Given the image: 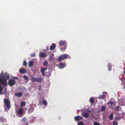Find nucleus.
Returning a JSON list of instances; mask_svg holds the SVG:
<instances>
[{"label":"nucleus","instance_id":"nucleus-4","mask_svg":"<svg viewBox=\"0 0 125 125\" xmlns=\"http://www.w3.org/2000/svg\"><path fill=\"white\" fill-rule=\"evenodd\" d=\"M16 81L13 79H11L8 81V84L10 86H13L15 84Z\"/></svg>","mask_w":125,"mask_h":125},{"label":"nucleus","instance_id":"nucleus-17","mask_svg":"<svg viewBox=\"0 0 125 125\" xmlns=\"http://www.w3.org/2000/svg\"><path fill=\"white\" fill-rule=\"evenodd\" d=\"M54 56V54H52L50 55L49 58V60H52L53 59V57Z\"/></svg>","mask_w":125,"mask_h":125},{"label":"nucleus","instance_id":"nucleus-7","mask_svg":"<svg viewBox=\"0 0 125 125\" xmlns=\"http://www.w3.org/2000/svg\"><path fill=\"white\" fill-rule=\"evenodd\" d=\"M47 68L45 67L42 68L41 69V72L42 75L44 76L45 72L46 71Z\"/></svg>","mask_w":125,"mask_h":125},{"label":"nucleus","instance_id":"nucleus-38","mask_svg":"<svg viewBox=\"0 0 125 125\" xmlns=\"http://www.w3.org/2000/svg\"><path fill=\"white\" fill-rule=\"evenodd\" d=\"M78 125H83V122H81L79 123Z\"/></svg>","mask_w":125,"mask_h":125},{"label":"nucleus","instance_id":"nucleus-9","mask_svg":"<svg viewBox=\"0 0 125 125\" xmlns=\"http://www.w3.org/2000/svg\"><path fill=\"white\" fill-rule=\"evenodd\" d=\"M14 94L16 96L18 97H20L22 96L23 95V93L21 92L15 93Z\"/></svg>","mask_w":125,"mask_h":125},{"label":"nucleus","instance_id":"nucleus-21","mask_svg":"<svg viewBox=\"0 0 125 125\" xmlns=\"http://www.w3.org/2000/svg\"><path fill=\"white\" fill-rule=\"evenodd\" d=\"M26 102H21V107L25 106L26 105Z\"/></svg>","mask_w":125,"mask_h":125},{"label":"nucleus","instance_id":"nucleus-25","mask_svg":"<svg viewBox=\"0 0 125 125\" xmlns=\"http://www.w3.org/2000/svg\"><path fill=\"white\" fill-rule=\"evenodd\" d=\"M0 120L1 122L3 123L4 122V118L2 116H0Z\"/></svg>","mask_w":125,"mask_h":125},{"label":"nucleus","instance_id":"nucleus-42","mask_svg":"<svg viewBox=\"0 0 125 125\" xmlns=\"http://www.w3.org/2000/svg\"><path fill=\"white\" fill-rule=\"evenodd\" d=\"M2 74V75H3V73H1V75Z\"/></svg>","mask_w":125,"mask_h":125},{"label":"nucleus","instance_id":"nucleus-26","mask_svg":"<svg viewBox=\"0 0 125 125\" xmlns=\"http://www.w3.org/2000/svg\"><path fill=\"white\" fill-rule=\"evenodd\" d=\"M27 119L26 117H23L22 119V122H23L24 123H25Z\"/></svg>","mask_w":125,"mask_h":125},{"label":"nucleus","instance_id":"nucleus-39","mask_svg":"<svg viewBox=\"0 0 125 125\" xmlns=\"http://www.w3.org/2000/svg\"><path fill=\"white\" fill-rule=\"evenodd\" d=\"M13 78L16 79L18 80V78L17 77L15 76L13 77Z\"/></svg>","mask_w":125,"mask_h":125},{"label":"nucleus","instance_id":"nucleus-14","mask_svg":"<svg viewBox=\"0 0 125 125\" xmlns=\"http://www.w3.org/2000/svg\"><path fill=\"white\" fill-rule=\"evenodd\" d=\"M66 42L65 41L61 40L60 41L59 44L61 46L63 45H65Z\"/></svg>","mask_w":125,"mask_h":125},{"label":"nucleus","instance_id":"nucleus-47","mask_svg":"<svg viewBox=\"0 0 125 125\" xmlns=\"http://www.w3.org/2000/svg\"><path fill=\"white\" fill-rule=\"evenodd\" d=\"M83 115V114H82H82H81V115Z\"/></svg>","mask_w":125,"mask_h":125},{"label":"nucleus","instance_id":"nucleus-30","mask_svg":"<svg viewBox=\"0 0 125 125\" xmlns=\"http://www.w3.org/2000/svg\"><path fill=\"white\" fill-rule=\"evenodd\" d=\"M94 125H100L99 123L94 122Z\"/></svg>","mask_w":125,"mask_h":125},{"label":"nucleus","instance_id":"nucleus-24","mask_svg":"<svg viewBox=\"0 0 125 125\" xmlns=\"http://www.w3.org/2000/svg\"><path fill=\"white\" fill-rule=\"evenodd\" d=\"M108 66V69L109 71H110L112 69L110 63H109L107 65Z\"/></svg>","mask_w":125,"mask_h":125},{"label":"nucleus","instance_id":"nucleus-48","mask_svg":"<svg viewBox=\"0 0 125 125\" xmlns=\"http://www.w3.org/2000/svg\"><path fill=\"white\" fill-rule=\"evenodd\" d=\"M91 112V111L89 112Z\"/></svg>","mask_w":125,"mask_h":125},{"label":"nucleus","instance_id":"nucleus-33","mask_svg":"<svg viewBox=\"0 0 125 125\" xmlns=\"http://www.w3.org/2000/svg\"><path fill=\"white\" fill-rule=\"evenodd\" d=\"M30 55L31 57H34L35 56V53H34L31 54Z\"/></svg>","mask_w":125,"mask_h":125},{"label":"nucleus","instance_id":"nucleus-16","mask_svg":"<svg viewBox=\"0 0 125 125\" xmlns=\"http://www.w3.org/2000/svg\"><path fill=\"white\" fill-rule=\"evenodd\" d=\"M83 116L85 118H87L89 116V114L85 112L83 114Z\"/></svg>","mask_w":125,"mask_h":125},{"label":"nucleus","instance_id":"nucleus-23","mask_svg":"<svg viewBox=\"0 0 125 125\" xmlns=\"http://www.w3.org/2000/svg\"><path fill=\"white\" fill-rule=\"evenodd\" d=\"M105 97V96L104 95H100L98 97V98L99 99H101L103 98L104 97Z\"/></svg>","mask_w":125,"mask_h":125},{"label":"nucleus","instance_id":"nucleus-29","mask_svg":"<svg viewBox=\"0 0 125 125\" xmlns=\"http://www.w3.org/2000/svg\"><path fill=\"white\" fill-rule=\"evenodd\" d=\"M105 108V107L104 106H102V108L101 109V110L102 111H104Z\"/></svg>","mask_w":125,"mask_h":125},{"label":"nucleus","instance_id":"nucleus-40","mask_svg":"<svg viewBox=\"0 0 125 125\" xmlns=\"http://www.w3.org/2000/svg\"><path fill=\"white\" fill-rule=\"evenodd\" d=\"M66 48V46H65V48H61V51H62V50L63 49H64V50H65Z\"/></svg>","mask_w":125,"mask_h":125},{"label":"nucleus","instance_id":"nucleus-12","mask_svg":"<svg viewBox=\"0 0 125 125\" xmlns=\"http://www.w3.org/2000/svg\"><path fill=\"white\" fill-rule=\"evenodd\" d=\"M56 45L55 43H53L50 47V49L51 50H53L55 49Z\"/></svg>","mask_w":125,"mask_h":125},{"label":"nucleus","instance_id":"nucleus-22","mask_svg":"<svg viewBox=\"0 0 125 125\" xmlns=\"http://www.w3.org/2000/svg\"><path fill=\"white\" fill-rule=\"evenodd\" d=\"M48 62L46 60L44 61L43 63V65L44 66H46L48 64Z\"/></svg>","mask_w":125,"mask_h":125},{"label":"nucleus","instance_id":"nucleus-11","mask_svg":"<svg viewBox=\"0 0 125 125\" xmlns=\"http://www.w3.org/2000/svg\"><path fill=\"white\" fill-rule=\"evenodd\" d=\"M26 70L22 68H21L19 70V72L20 73H22V74H24L26 73Z\"/></svg>","mask_w":125,"mask_h":125},{"label":"nucleus","instance_id":"nucleus-35","mask_svg":"<svg viewBox=\"0 0 125 125\" xmlns=\"http://www.w3.org/2000/svg\"><path fill=\"white\" fill-rule=\"evenodd\" d=\"M120 107L119 106H117L115 108V110H116V111H117L119 109V108Z\"/></svg>","mask_w":125,"mask_h":125},{"label":"nucleus","instance_id":"nucleus-8","mask_svg":"<svg viewBox=\"0 0 125 125\" xmlns=\"http://www.w3.org/2000/svg\"><path fill=\"white\" fill-rule=\"evenodd\" d=\"M47 56V55L44 52H40L39 54V56L41 58H44Z\"/></svg>","mask_w":125,"mask_h":125},{"label":"nucleus","instance_id":"nucleus-43","mask_svg":"<svg viewBox=\"0 0 125 125\" xmlns=\"http://www.w3.org/2000/svg\"><path fill=\"white\" fill-rule=\"evenodd\" d=\"M47 48H48V47H46V49H47Z\"/></svg>","mask_w":125,"mask_h":125},{"label":"nucleus","instance_id":"nucleus-10","mask_svg":"<svg viewBox=\"0 0 125 125\" xmlns=\"http://www.w3.org/2000/svg\"><path fill=\"white\" fill-rule=\"evenodd\" d=\"M74 119L76 120L79 121L81 120L82 119V117L80 115L75 116L74 117Z\"/></svg>","mask_w":125,"mask_h":125},{"label":"nucleus","instance_id":"nucleus-6","mask_svg":"<svg viewBox=\"0 0 125 125\" xmlns=\"http://www.w3.org/2000/svg\"><path fill=\"white\" fill-rule=\"evenodd\" d=\"M66 64L62 62L58 64L57 66L60 68L62 69L65 66Z\"/></svg>","mask_w":125,"mask_h":125},{"label":"nucleus","instance_id":"nucleus-44","mask_svg":"<svg viewBox=\"0 0 125 125\" xmlns=\"http://www.w3.org/2000/svg\"><path fill=\"white\" fill-rule=\"evenodd\" d=\"M32 110L33 111V108H32Z\"/></svg>","mask_w":125,"mask_h":125},{"label":"nucleus","instance_id":"nucleus-34","mask_svg":"<svg viewBox=\"0 0 125 125\" xmlns=\"http://www.w3.org/2000/svg\"><path fill=\"white\" fill-rule=\"evenodd\" d=\"M118 122H113V125H117Z\"/></svg>","mask_w":125,"mask_h":125},{"label":"nucleus","instance_id":"nucleus-3","mask_svg":"<svg viewBox=\"0 0 125 125\" xmlns=\"http://www.w3.org/2000/svg\"><path fill=\"white\" fill-rule=\"evenodd\" d=\"M68 56V55L66 54H64L60 55V57L58 58V60L59 61L63 60L67 58Z\"/></svg>","mask_w":125,"mask_h":125},{"label":"nucleus","instance_id":"nucleus-45","mask_svg":"<svg viewBox=\"0 0 125 125\" xmlns=\"http://www.w3.org/2000/svg\"><path fill=\"white\" fill-rule=\"evenodd\" d=\"M5 91L6 90V88H5Z\"/></svg>","mask_w":125,"mask_h":125},{"label":"nucleus","instance_id":"nucleus-27","mask_svg":"<svg viewBox=\"0 0 125 125\" xmlns=\"http://www.w3.org/2000/svg\"><path fill=\"white\" fill-rule=\"evenodd\" d=\"M23 78L24 79L26 80H27L28 79V77L27 76L25 75H23Z\"/></svg>","mask_w":125,"mask_h":125},{"label":"nucleus","instance_id":"nucleus-32","mask_svg":"<svg viewBox=\"0 0 125 125\" xmlns=\"http://www.w3.org/2000/svg\"><path fill=\"white\" fill-rule=\"evenodd\" d=\"M114 102H110L107 103V104H111V105H112L114 103Z\"/></svg>","mask_w":125,"mask_h":125},{"label":"nucleus","instance_id":"nucleus-36","mask_svg":"<svg viewBox=\"0 0 125 125\" xmlns=\"http://www.w3.org/2000/svg\"><path fill=\"white\" fill-rule=\"evenodd\" d=\"M41 85H39L38 86V89L39 90V91H40L41 90Z\"/></svg>","mask_w":125,"mask_h":125},{"label":"nucleus","instance_id":"nucleus-18","mask_svg":"<svg viewBox=\"0 0 125 125\" xmlns=\"http://www.w3.org/2000/svg\"><path fill=\"white\" fill-rule=\"evenodd\" d=\"M109 118L110 120H111L113 119V113H111L109 115Z\"/></svg>","mask_w":125,"mask_h":125},{"label":"nucleus","instance_id":"nucleus-31","mask_svg":"<svg viewBox=\"0 0 125 125\" xmlns=\"http://www.w3.org/2000/svg\"><path fill=\"white\" fill-rule=\"evenodd\" d=\"M23 65L25 66L27 65V63L26 61H24L23 62Z\"/></svg>","mask_w":125,"mask_h":125},{"label":"nucleus","instance_id":"nucleus-37","mask_svg":"<svg viewBox=\"0 0 125 125\" xmlns=\"http://www.w3.org/2000/svg\"><path fill=\"white\" fill-rule=\"evenodd\" d=\"M103 95H104L105 96L107 94V93L106 92H103Z\"/></svg>","mask_w":125,"mask_h":125},{"label":"nucleus","instance_id":"nucleus-28","mask_svg":"<svg viewBox=\"0 0 125 125\" xmlns=\"http://www.w3.org/2000/svg\"><path fill=\"white\" fill-rule=\"evenodd\" d=\"M90 101L91 102L92 104H93L94 102V99L92 98H90Z\"/></svg>","mask_w":125,"mask_h":125},{"label":"nucleus","instance_id":"nucleus-1","mask_svg":"<svg viewBox=\"0 0 125 125\" xmlns=\"http://www.w3.org/2000/svg\"><path fill=\"white\" fill-rule=\"evenodd\" d=\"M4 78H2L0 76V83L3 86H7V79L8 80L10 78L9 74L7 72H5L4 74Z\"/></svg>","mask_w":125,"mask_h":125},{"label":"nucleus","instance_id":"nucleus-15","mask_svg":"<svg viewBox=\"0 0 125 125\" xmlns=\"http://www.w3.org/2000/svg\"><path fill=\"white\" fill-rule=\"evenodd\" d=\"M23 113V110L21 108H20L19 109L18 111V113L19 114L21 115Z\"/></svg>","mask_w":125,"mask_h":125},{"label":"nucleus","instance_id":"nucleus-46","mask_svg":"<svg viewBox=\"0 0 125 125\" xmlns=\"http://www.w3.org/2000/svg\"><path fill=\"white\" fill-rule=\"evenodd\" d=\"M48 49H47V50H46V51H48Z\"/></svg>","mask_w":125,"mask_h":125},{"label":"nucleus","instance_id":"nucleus-19","mask_svg":"<svg viewBox=\"0 0 125 125\" xmlns=\"http://www.w3.org/2000/svg\"><path fill=\"white\" fill-rule=\"evenodd\" d=\"M42 104L46 106L48 105V103L47 101L45 99L43 100L42 102Z\"/></svg>","mask_w":125,"mask_h":125},{"label":"nucleus","instance_id":"nucleus-20","mask_svg":"<svg viewBox=\"0 0 125 125\" xmlns=\"http://www.w3.org/2000/svg\"><path fill=\"white\" fill-rule=\"evenodd\" d=\"M33 62L32 61H30L29 62V66L30 67H31L33 65Z\"/></svg>","mask_w":125,"mask_h":125},{"label":"nucleus","instance_id":"nucleus-5","mask_svg":"<svg viewBox=\"0 0 125 125\" xmlns=\"http://www.w3.org/2000/svg\"><path fill=\"white\" fill-rule=\"evenodd\" d=\"M31 80L33 82H41L42 81V79L41 78H37L34 77H32L31 78Z\"/></svg>","mask_w":125,"mask_h":125},{"label":"nucleus","instance_id":"nucleus-13","mask_svg":"<svg viewBox=\"0 0 125 125\" xmlns=\"http://www.w3.org/2000/svg\"><path fill=\"white\" fill-rule=\"evenodd\" d=\"M51 75V73L49 72V70L47 71V70L45 71V73L44 76H49Z\"/></svg>","mask_w":125,"mask_h":125},{"label":"nucleus","instance_id":"nucleus-2","mask_svg":"<svg viewBox=\"0 0 125 125\" xmlns=\"http://www.w3.org/2000/svg\"><path fill=\"white\" fill-rule=\"evenodd\" d=\"M4 103L5 108V109L6 108L7 109L9 110L11 107L10 101L7 99L5 98L4 100Z\"/></svg>","mask_w":125,"mask_h":125},{"label":"nucleus","instance_id":"nucleus-41","mask_svg":"<svg viewBox=\"0 0 125 125\" xmlns=\"http://www.w3.org/2000/svg\"><path fill=\"white\" fill-rule=\"evenodd\" d=\"M124 74L125 75V69H124Z\"/></svg>","mask_w":125,"mask_h":125}]
</instances>
